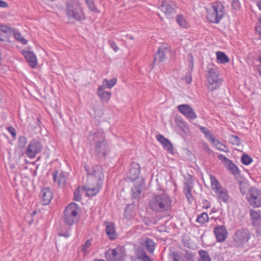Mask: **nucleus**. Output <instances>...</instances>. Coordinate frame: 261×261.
Here are the masks:
<instances>
[{
    "label": "nucleus",
    "instance_id": "f3484780",
    "mask_svg": "<svg viewBox=\"0 0 261 261\" xmlns=\"http://www.w3.org/2000/svg\"><path fill=\"white\" fill-rule=\"evenodd\" d=\"M53 197V194L49 188H45L41 190L40 193V199L43 205H47Z\"/></svg>",
    "mask_w": 261,
    "mask_h": 261
},
{
    "label": "nucleus",
    "instance_id": "6e6552de",
    "mask_svg": "<svg viewBox=\"0 0 261 261\" xmlns=\"http://www.w3.org/2000/svg\"><path fill=\"white\" fill-rule=\"evenodd\" d=\"M247 200L253 207L261 206V191L255 187L251 188L246 194Z\"/></svg>",
    "mask_w": 261,
    "mask_h": 261
},
{
    "label": "nucleus",
    "instance_id": "2eb2a0df",
    "mask_svg": "<svg viewBox=\"0 0 261 261\" xmlns=\"http://www.w3.org/2000/svg\"><path fill=\"white\" fill-rule=\"evenodd\" d=\"M218 158L232 174L234 175L239 174L240 172L239 168L223 154H219Z\"/></svg>",
    "mask_w": 261,
    "mask_h": 261
},
{
    "label": "nucleus",
    "instance_id": "a211bd4d",
    "mask_svg": "<svg viewBox=\"0 0 261 261\" xmlns=\"http://www.w3.org/2000/svg\"><path fill=\"white\" fill-rule=\"evenodd\" d=\"M140 165L138 163H133L130 165V168L127 173V176L131 181H134L137 179L140 173Z\"/></svg>",
    "mask_w": 261,
    "mask_h": 261
},
{
    "label": "nucleus",
    "instance_id": "20e7f679",
    "mask_svg": "<svg viewBox=\"0 0 261 261\" xmlns=\"http://www.w3.org/2000/svg\"><path fill=\"white\" fill-rule=\"evenodd\" d=\"M206 19L209 22L218 23L225 15L224 7L222 3L217 1L206 8Z\"/></svg>",
    "mask_w": 261,
    "mask_h": 261
},
{
    "label": "nucleus",
    "instance_id": "49530a36",
    "mask_svg": "<svg viewBox=\"0 0 261 261\" xmlns=\"http://www.w3.org/2000/svg\"><path fill=\"white\" fill-rule=\"evenodd\" d=\"M185 257L189 261H194V255L189 251H186Z\"/></svg>",
    "mask_w": 261,
    "mask_h": 261
},
{
    "label": "nucleus",
    "instance_id": "5fc2aeb1",
    "mask_svg": "<svg viewBox=\"0 0 261 261\" xmlns=\"http://www.w3.org/2000/svg\"><path fill=\"white\" fill-rule=\"evenodd\" d=\"M185 80H186V82L188 83V84H189L192 81V76H191V73L189 72L188 73H187L185 76Z\"/></svg>",
    "mask_w": 261,
    "mask_h": 261
},
{
    "label": "nucleus",
    "instance_id": "69168bd1",
    "mask_svg": "<svg viewBox=\"0 0 261 261\" xmlns=\"http://www.w3.org/2000/svg\"><path fill=\"white\" fill-rule=\"evenodd\" d=\"M193 65V61H191V66L192 67Z\"/></svg>",
    "mask_w": 261,
    "mask_h": 261
},
{
    "label": "nucleus",
    "instance_id": "a878e982",
    "mask_svg": "<svg viewBox=\"0 0 261 261\" xmlns=\"http://www.w3.org/2000/svg\"><path fill=\"white\" fill-rule=\"evenodd\" d=\"M105 88L99 86L97 89V95L102 100L108 101L111 96L110 92L105 91Z\"/></svg>",
    "mask_w": 261,
    "mask_h": 261
},
{
    "label": "nucleus",
    "instance_id": "a18cd8bd",
    "mask_svg": "<svg viewBox=\"0 0 261 261\" xmlns=\"http://www.w3.org/2000/svg\"><path fill=\"white\" fill-rule=\"evenodd\" d=\"M11 28L7 27L6 25L0 24V31L4 33H9L10 32Z\"/></svg>",
    "mask_w": 261,
    "mask_h": 261
},
{
    "label": "nucleus",
    "instance_id": "393cba45",
    "mask_svg": "<svg viewBox=\"0 0 261 261\" xmlns=\"http://www.w3.org/2000/svg\"><path fill=\"white\" fill-rule=\"evenodd\" d=\"M106 233L111 240H114L116 238V233L114 224L112 222H108L106 224Z\"/></svg>",
    "mask_w": 261,
    "mask_h": 261
},
{
    "label": "nucleus",
    "instance_id": "0eeeda50",
    "mask_svg": "<svg viewBox=\"0 0 261 261\" xmlns=\"http://www.w3.org/2000/svg\"><path fill=\"white\" fill-rule=\"evenodd\" d=\"M211 187L217 196L223 202H226L229 199L228 192L226 189L221 186L217 179L213 175H210Z\"/></svg>",
    "mask_w": 261,
    "mask_h": 261
},
{
    "label": "nucleus",
    "instance_id": "a19ab883",
    "mask_svg": "<svg viewBox=\"0 0 261 261\" xmlns=\"http://www.w3.org/2000/svg\"><path fill=\"white\" fill-rule=\"evenodd\" d=\"M191 190H184V194L189 202H191L193 199V196L191 193Z\"/></svg>",
    "mask_w": 261,
    "mask_h": 261
},
{
    "label": "nucleus",
    "instance_id": "5701e85b",
    "mask_svg": "<svg viewBox=\"0 0 261 261\" xmlns=\"http://www.w3.org/2000/svg\"><path fill=\"white\" fill-rule=\"evenodd\" d=\"M156 139L168 151L171 152L173 150V147L171 142L167 139L165 138L162 135H158L156 136Z\"/></svg>",
    "mask_w": 261,
    "mask_h": 261
},
{
    "label": "nucleus",
    "instance_id": "3c124183",
    "mask_svg": "<svg viewBox=\"0 0 261 261\" xmlns=\"http://www.w3.org/2000/svg\"><path fill=\"white\" fill-rule=\"evenodd\" d=\"M141 250H139L138 251L137 253V256L136 257H132V261H142L141 260Z\"/></svg>",
    "mask_w": 261,
    "mask_h": 261
},
{
    "label": "nucleus",
    "instance_id": "09e8293b",
    "mask_svg": "<svg viewBox=\"0 0 261 261\" xmlns=\"http://www.w3.org/2000/svg\"><path fill=\"white\" fill-rule=\"evenodd\" d=\"M7 130L8 132L11 134L13 138H15L16 137V134L15 133V129L13 127L9 126L7 127Z\"/></svg>",
    "mask_w": 261,
    "mask_h": 261
},
{
    "label": "nucleus",
    "instance_id": "f704fd0d",
    "mask_svg": "<svg viewBox=\"0 0 261 261\" xmlns=\"http://www.w3.org/2000/svg\"><path fill=\"white\" fill-rule=\"evenodd\" d=\"M241 162L244 165H248L252 162V159L248 154H244L241 157Z\"/></svg>",
    "mask_w": 261,
    "mask_h": 261
},
{
    "label": "nucleus",
    "instance_id": "412c9836",
    "mask_svg": "<svg viewBox=\"0 0 261 261\" xmlns=\"http://www.w3.org/2000/svg\"><path fill=\"white\" fill-rule=\"evenodd\" d=\"M23 55L32 68H35L37 63V59L34 54L31 51H23Z\"/></svg>",
    "mask_w": 261,
    "mask_h": 261
},
{
    "label": "nucleus",
    "instance_id": "1a4fd4ad",
    "mask_svg": "<svg viewBox=\"0 0 261 261\" xmlns=\"http://www.w3.org/2000/svg\"><path fill=\"white\" fill-rule=\"evenodd\" d=\"M105 257L108 261H123L125 257V249L121 246L109 249L105 252Z\"/></svg>",
    "mask_w": 261,
    "mask_h": 261
},
{
    "label": "nucleus",
    "instance_id": "37998d69",
    "mask_svg": "<svg viewBox=\"0 0 261 261\" xmlns=\"http://www.w3.org/2000/svg\"><path fill=\"white\" fill-rule=\"evenodd\" d=\"M141 256L142 261H152L150 258L146 254L143 250H141Z\"/></svg>",
    "mask_w": 261,
    "mask_h": 261
},
{
    "label": "nucleus",
    "instance_id": "cd10ccee",
    "mask_svg": "<svg viewBox=\"0 0 261 261\" xmlns=\"http://www.w3.org/2000/svg\"><path fill=\"white\" fill-rule=\"evenodd\" d=\"M10 32H12L14 38L16 40L21 43L22 44L25 45L28 41L23 37L21 36V34L15 29H12Z\"/></svg>",
    "mask_w": 261,
    "mask_h": 261
},
{
    "label": "nucleus",
    "instance_id": "f257e3e1",
    "mask_svg": "<svg viewBox=\"0 0 261 261\" xmlns=\"http://www.w3.org/2000/svg\"><path fill=\"white\" fill-rule=\"evenodd\" d=\"M88 139L95 142L94 154L99 159H104L110 150L103 133L101 132H91Z\"/></svg>",
    "mask_w": 261,
    "mask_h": 261
},
{
    "label": "nucleus",
    "instance_id": "c03bdc74",
    "mask_svg": "<svg viewBox=\"0 0 261 261\" xmlns=\"http://www.w3.org/2000/svg\"><path fill=\"white\" fill-rule=\"evenodd\" d=\"M216 147L217 149L220 150L221 151H224L226 152H228V150L226 149V146L220 142H219V143H218V145H217V146H216Z\"/></svg>",
    "mask_w": 261,
    "mask_h": 261
},
{
    "label": "nucleus",
    "instance_id": "c9c22d12",
    "mask_svg": "<svg viewBox=\"0 0 261 261\" xmlns=\"http://www.w3.org/2000/svg\"><path fill=\"white\" fill-rule=\"evenodd\" d=\"M176 21L181 27L187 28L188 27V24L185 18L181 15H177Z\"/></svg>",
    "mask_w": 261,
    "mask_h": 261
},
{
    "label": "nucleus",
    "instance_id": "b1692460",
    "mask_svg": "<svg viewBox=\"0 0 261 261\" xmlns=\"http://www.w3.org/2000/svg\"><path fill=\"white\" fill-rule=\"evenodd\" d=\"M58 171L55 170L53 172L52 175L53 177V180L55 182L58 181L59 186L64 185L66 182V177L64 172H61L59 175V178L58 177Z\"/></svg>",
    "mask_w": 261,
    "mask_h": 261
},
{
    "label": "nucleus",
    "instance_id": "72a5a7b5",
    "mask_svg": "<svg viewBox=\"0 0 261 261\" xmlns=\"http://www.w3.org/2000/svg\"><path fill=\"white\" fill-rule=\"evenodd\" d=\"M250 215L251 218L253 221V223L257 222L260 219V214L259 212L254 210L250 211Z\"/></svg>",
    "mask_w": 261,
    "mask_h": 261
},
{
    "label": "nucleus",
    "instance_id": "de8ad7c7",
    "mask_svg": "<svg viewBox=\"0 0 261 261\" xmlns=\"http://www.w3.org/2000/svg\"><path fill=\"white\" fill-rule=\"evenodd\" d=\"M91 242L90 240L86 241L85 243L83 245L82 249L83 251H84V252H87L88 248L91 246Z\"/></svg>",
    "mask_w": 261,
    "mask_h": 261
},
{
    "label": "nucleus",
    "instance_id": "e2e57ef3",
    "mask_svg": "<svg viewBox=\"0 0 261 261\" xmlns=\"http://www.w3.org/2000/svg\"><path fill=\"white\" fill-rule=\"evenodd\" d=\"M181 123H182V127H183L184 131L186 132V129H187V130L188 129L187 127L186 123L184 122H182Z\"/></svg>",
    "mask_w": 261,
    "mask_h": 261
},
{
    "label": "nucleus",
    "instance_id": "f03ea898",
    "mask_svg": "<svg viewBox=\"0 0 261 261\" xmlns=\"http://www.w3.org/2000/svg\"><path fill=\"white\" fill-rule=\"evenodd\" d=\"M65 14L69 20L81 21L86 18L80 0H67L65 4Z\"/></svg>",
    "mask_w": 261,
    "mask_h": 261
},
{
    "label": "nucleus",
    "instance_id": "dca6fc26",
    "mask_svg": "<svg viewBox=\"0 0 261 261\" xmlns=\"http://www.w3.org/2000/svg\"><path fill=\"white\" fill-rule=\"evenodd\" d=\"M214 233L219 242H224L227 236V231L224 225H218L214 229Z\"/></svg>",
    "mask_w": 261,
    "mask_h": 261
},
{
    "label": "nucleus",
    "instance_id": "680f3d73",
    "mask_svg": "<svg viewBox=\"0 0 261 261\" xmlns=\"http://www.w3.org/2000/svg\"><path fill=\"white\" fill-rule=\"evenodd\" d=\"M204 150L207 153H211L212 152V150L209 148L207 145H204Z\"/></svg>",
    "mask_w": 261,
    "mask_h": 261
},
{
    "label": "nucleus",
    "instance_id": "f8f14e48",
    "mask_svg": "<svg viewBox=\"0 0 261 261\" xmlns=\"http://www.w3.org/2000/svg\"><path fill=\"white\" fill-rule=\"evenodd\" d=\"M41 143L38 140L31 141L25 149V153L30 159H34L42 150Z\"/></svg>",
    "mask_w": 261,
    "mask_h": 261
},
{
    "label": "nucleus",
    "instance_id": "8fccbe9b",
    "mask_svg": "<svg viewBox=\"0 0 261 261\" xmlns=\"http://www.w3.org/2000/svg\"><path fill=\"white\" fill-rule=\"evenodd\" d=\"M109 44L115 51L116 52L118 50V47L113 41L110 40L109 41Z\"/></svg>",
    "mask_w": 261,
    "mask_h": 261
},
{
    "label": "nucleus",
    "instance_id": "4468645a",
    "mask_svg": "<svg viewBox=\"0 0 261 261\" xmlns=\"http://www.w3.org/2000/svg\"><path fill=\"white\" fill-rule=\"evenodd\" d=\"M178 111L184 115L187 119L194 120L197 118V115L194 109L189 105L183 104L177 107Z\"/></svg>",
    "mask_w": 261,
    "mask_h": 261
},
{
    "label": "nucleus",
    "instance_id": "2f4dec72",
    "mask_svg": "<svg viewBox=\"0 0 261 261\" xmlns=\"http://www.w3.org/2000/svg\"><path fill=\"white\" fill-rule=\"evenodd\" d=\"M193 180L191 176H189L185 182L184 190H192L193 188Z\"/></svg>",
    "mask_w": 261,
    "mask_h": 261
},
{
    "label": "nucleus",
    "instance_id": "ea45409f",
    "mask_svg": "<svg viewBox=\"0 0 261 261\" xmlns=\"http://www.w3.org/2000/svg\"><path fill=\"white\" fill-rule=\"evenodd\" d=\"M27 138L24 136L19 137L18 143L20 147L24 148L27 144Z\"/></svg>",
    "mask_w": 261,
    "mask_h": 261
},
{
    "label": "nucleus",
    "instance_id": "bb28decb",
    "mask_svg": "<svg viewBox=\"0 0 261 261\" xmlns=\"http://www.w3.org/2000/svg\"><path fill=\"white\" fill-rule=\"evenodd\" d=\"M142 244L149 252L152 253L153 252L155 243L151 239L147 238Z\"/></svg>",
    "mask_w": 261,
    "mask_h": 261
},
{
    "label": "nucleus",
    "instance_id": "6ab92c4d",
    "mask_svg": "<svg viewBox=\"0 0 261 261\" xmlns=\"http://www.w3.org/2000/svg\"><path fill=\"white\" fill-rule=\"evenodd\" d=\"M159 9L168 17H170L172 15L175 13V9L169 4L168 0H163L162 4L159 7Z\"/></svg>",
    "mask_w": 261,
    "mask_h": 261
},
{
    "label": "nucleus",
    "instance_id": "4be33fe9",
    "mask_svg": "<svg viewBox=\"0 0 261 261\" xmlns=\"http://www.w3.org/2000/svg\"><path fill=\"white\" fill-rule=\"evenodd\" d=\"M143 186V183L136 184L132 189V196L133 198L139 199L141 198L142 190Z\"/></svg>",
    "mask_w": 261,
    "mask_h": 261
},
{
    "label": "nucleus",
    "instance_id": "aec40b11",
    "mask_svg": "<svg viewBox=\"0 0 261 261\" xmlns=\"http://www.w3.org/2000/svg\"><path fill=\"white\" fill-rule=\"evenodd\" d=\"M169 51V49L166 47L162 46L159 47L158 51L154 56L153 62H162L166 58V54Z\"/></svg>",
    "mask_w": 261,
    "mask_h": 261
},
{
    "label": "nucleus",
    "instance_id": "9d476101",
    "mask_svg": "<svg viewBox=\"0 0 261 261\" xmlns=\"http://www.w3.org/2000/svg\"><path fill=\"white\" fill-rule=\"evenodd\" d=\"M84 168L87 172L88 175L87 179L90 180L91 181H100L103 178V175L102 171V168L100 166L96 165L92 168V171L89 170L88 166L85 165Z\"/></svg>",
    "mask_w": 261,
    "mask_h": 261
},
{
    "label": "nucleus",
    "instance_id": "39448f33",
    "mask_svg": "<svg viewBox=\"0 0 261 261\" xmlns=\"http://www.w3.org/2000/svg\"><path fill=\"white\" fill-rule=\"evenodd\" d=\"M79 209V205L74 202H71L67 206L64 213V221L66 224L71 226L78 221Z\"/></svg>",
    "mask_w": 261,
    "mask_h": 261
},
{
    "label": "nucleus",
    "instance_id": "bf43d9fd",
    "mask_svg": "<svg viewBox=\"0 0 261 261\" xmlns=\"http://www.w3.org/2000/svg\"><path fill=\"white\" fill-rule=\"evenodd\" d=\"M8 7V4L5 1L0 0V7L7 8Z\"/></svg>",
    "mask_w": 261,
    "mask_h": 261
},
{
    "label": "nucleus",
    "instance_id": "4d7b16f0",
    "mask_svg": "<svg viewBox=\"0 0 261 261\" xmlns=\"http://www.w3.org/2000/svg\"><path fill=\"white\" fill-rule=\"evenodd\" d=\"M257 61H259L260 63L257 65V70L259 75L261 76V54L258 56Z\"/></svg>",
    "mask_w": 261,
    "mask_h": 261
},
{
    "label": "nucleus",
    "instance_id": "ddd939ff",
    "mask_svg": "<svg viewBox=\"0 0 261 261\" xmlns=\"http://www.w3.org/2000/svg\"><path fill=\"white\" fill-rule=\"evenodd\" d=\"M100 181H93L87 179L85 186H84V189L86 191V194L88 196H93L96 195L99 191L101 185Z\"/></svg>",
    "mask_w": 261,
    "mask_h": 261
},
{
    "label": "nucleus",
    "instance_id": "338daca9",
    "mask_svg": "<svg viewBox=\"0 0 261 261\" xmlns=\"http://www.w3.org/2000/svg\"><path fill=\"white\" fill-rule=\"evenodd\" d=\"M4 41V39L1 38H0V41Z\"/></svg>",
    "mask_w": 261,
    "mask_h": 261
},
{
    "label": "nucleus",
    "instance_id": "052dcab7",
    "mask_svg": "<svg viewBox=\"0 0 261 261\" xmlns=\"http://www.w3.org/2000/svg\"><path fill=\"white\" fill-rule=\"evenodd\" d=\"M203 204L204 207L205 208H208L211 206L210 203L206 200L203 201Z\"/></svg>",
    "mask_w": 261,
    "mask_h": 261
},
{
    "label": "nucleus",
    "instance_id": "0e129e2a",
    "mask_svg": "<svg viewBox=\"0 0 261 261\" xmlns=\"http://www.w3.org/2000/svg\"><path fill=\"white\" fill-rule=\"evenodd\" d=\"M257 6L259 9L261 11V0L259 1L257 3Z\"/></svg>",
    "mask_w": 261,
    "mask_h": 261
},
{
    "label": "nucleus",
    "instance_id": "c756f323",
    "mask_svg": "<svg viewBox=\"0 0 261 261\" xmlns=\"http://www.w3.org/2000/svg\"><path fill=\"white\" fill-rule=\"evenodd\" d=\"M217 59L221 63H226L229 61L228 57L226 54L222 51H217L216 53Z\"/></svg>",
    "mask_w": 261,
    "mask_h": 261
},
{
    "label": "nucleus",
    "instance_id": "58836bf2",
    "mask_svg": "<svg viewBox=\"0 0 261 261\" xmlns=\"http://www.w3.org/2000/svg\"><path fill=\"white\" fill-rule=\"evenodd\" d=\"M86 3L88 5V7L90 10L94 12H98L93 1L87 2H86Z\"/></svg>",
    "mask_w": 261,
    "mask_h": 261
},
{
    "label": "nucleus",
    "instance_id": "79ce46f5",
    "mask_svg": "<svg viewBox=\"0 0 261 261\" xmlns=\"http://www.w3.org/2000/svg\"><path fill=\"white\" fill-rule=\"evenodd\" d=\"M73 199L77 201H80L81 200V195L80 194L79 187H78L74 192Z\"/></svg>",
    "mask_w": 261,
    "mask_h": 261
},
{
    "label": "nucleus",
    "instance_id": "423d86ee",
    "mask_svg": "<svg viewBox=\"0 0 261 261\" xmlns=\"http://www.w3.org/2000/svg\"><path fill=\"white\" fill-rule=\"evenodd\" d=\"M251 234L247 229L238 230L232 237L233 243L237 247H243L250 239Z\"/></svg>",
    "mask_w": 261,
    "mask_h": 261
},
{
    "label": "nucleus",
    "instance_id": "e433bc0d",
    "mask_svg": "<svg viewBox=\"0 0 261 261\" xmlns=\"http://www.w3.org/2000/svg\"><path fill=\"white\" fill-rule=\"evenodd\" d=\"M200 130L205 135L208 140H210L214 136L213 135L211 134V131L205 127L200 126Z\"/></svg>",
    "mask_w": 261,
    "mask_h": 261
},
{
    "label": "nucleus",
    "instance_id": "7c9ffc66",
    "mask_svg": "<svg viewBox=\"0 0 261 261\" xmlns=\"http://www.w3.org/2000/svg\"><path fill=\"white\" fill-rule=\"evenodd\" d=\"M200 256L199 261H211L209 253L207 251L200 250L198 251Z\"/></svg>",
    "mask_w": 261,
    "mask_h": 261
},
{
    "label": "nucleus",
    "instance_id": "4c0bfd02",
    "mask_svg": "<svg viewBox=\"0 0 261 261\" xmlns=\"http://www.w3.org/2000/svg\"><path fill=\"white\" fill-rule=\"evenodd\" d=\"M230 141L233 145L239 146L241 144L240 139L237 136L231 135L230 137Z\"/></svg>",
    "mask_w": 261,
    "mask_h": 261
},
{
    "label": "nucleus",
    "instance_id": "864d4df0",
    "mask_svg": "<svg viewBox=\"0 0 261 261\" xmlns=\"http://www.w3.org/2000/svg\"><path fill=\"white\" fill-rule=\"evenodd\" d=\"M232 7L236 10L238 9L240 7V3L239 0H233L232 3Z\"/></svg>",
    "mask_w": 261,
    "mask_h": 261
},
{
    "label": "nucleus",
    "instance_id": "603ef678",
    "mask_svg": "<svg viewBox=\"0 0 261 261\" xmlns=\"http://www.w3.org/2000/svg\"><path fill=\"white\" fill-rule=\"evenodd\" d=\"M173 261H180L181 257L178 253L173 252L172 253Z\"/></svg>",
    "mask_w": 261,
    "mask_h": 261
},
{
    "label": "nucleus",
    "instance_id": "473e14b6",
    "mask_svg": "<svg viewBox=\"0 0 261 261\" xmlns=\"http://www.w3.org/2000/svg\"><path fill=\"white\" fill-rule=\"evenodd\" d=\"M208 221V216L207 213H202L200 215H198L197 219L196 222H199L200 223H204Z\"/></svg>",
    "mask_w": 261,
    "mask_h": 261
},
{
    "label": "nucleus",
    "instance_id": "7ed1b4c3",
    "mask_svg": "<svg viewBox=\"0 0 261 261\" xmlns=\"http://www.w3.org/2000/svg\"><path fill=\"white\" fill-rule=\"evenodd\" d=\"M171 199L166 193H162L154 196L149 201L151 210L159 212L167 211L171 205Z\"/></svg>",
    "mask_w": 261,
    "mask_h": 261
},
{
    "label": "nucleus",
    "instance_id": "c85d7f7f",
    "mask_svg": "<svg viewBox=\"0 0 261 261\" xmlns=\"http://www.w3.org/2000/svg\"><path fill=\"white\" fill-rule=\"evenodd\" d=\"M116 82L117 79L115 78H113L110 81L105 79L103 80L101 86L105 88L111 89L116 84Z\"/></svg>",
    "mask_w": 261,
    "mask_h": 261
},
{
    "label": "nucleus",
    "instance_id": "13d9d810",
    "mask_svg": "<svg viewBox=\"0 0 261 261\" xmlns=\"http://www.w3.org/2000/svg\"><path fill=\"white\" fill-rule=\"evenodd\" d=\"M59 235L62 237H64L66 238H67L69 237L70 233L68 231H66V232H59Z\"/></svg>",
    "mask_w": 261,
    "mask_h": 261
},
{
    "label": "nucleus",
    "instance_id": "774afa93",
    "mask_svg": "<svg viewBox=\"0 0 261 261\" xmlns=\"http://www.w3.org/2000/svg\"><path fill=\"white\" fill-rule=\"evenodd\" d=\"M130 39H133V37H131L130 38Z\"/></svg>",
    "mask_w": 261,
    "mask_h": 261
},
{
    "label": "nucleus",
    "instance_id": "6e6d98bb",
    "mask_svg": "<svg viewBox=\"0 0 261 261\" xmlns=\"http://www.w3.org/2000/svg\"><path fill=\"white\" fill-rule=\"evenodd\" d=\"M213 145L216 147L217 145H218V143H219L220 141L215 138V137L213 136L210 140H209Z\"/></svg>",
    "mask_w": 261,
    "mask_h": 261
},
{
    "label": "nucleus",
    "instance_id": "9b49d317",
    "mask_svg": "<svg viewBox=\"0 0 261 261\" xmlns=\"http://www.w3.org/2000/svg\"><path fill=\"white\" fill-rule=\"evenodd\" d=\"M206 79L208 83L207 88L211 91L217 89L221 84V81L218 78V74L217 71L214 69L209 70Z\"/></svg>",
    "mask_w": 261,
    "mask_h": 261
}]
</instances>
